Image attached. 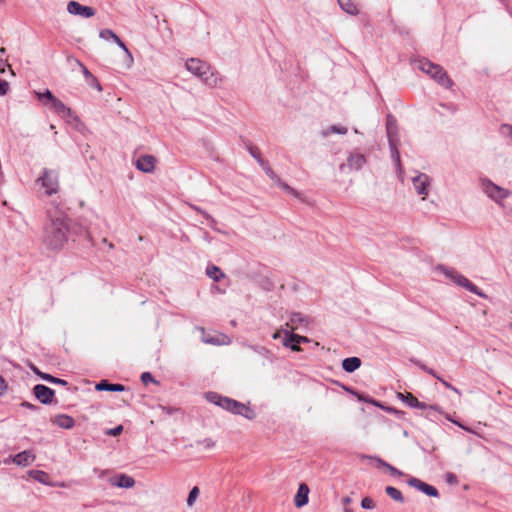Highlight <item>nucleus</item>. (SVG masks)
<instances>
[{
  "mask_svg": "<svg viewBox=\"0 0 512 512\" xmlns=\"http://www.w3.org/2000/svg\"><path fill=\"white\" fill-rule=\"evenodd\" d=\"M48 222L44 227L43 244L52 251L61 250L68 241L69 218L58 208L48 210Z\"/></svg>",
  "mask_w": 512,
  "mask_h": 512,
  "instance_id": "f257e3e1",
  "label": "nucleus"
},
{
  "mask_svg": "<svg viewBox=\"0 0 512 512\" xmlns=\"http://www.w3.org/2000/svg\"><path fill=\"white\" fill-rule=\"evenodd\" d=\"M416 66L444 88H451L453 86V81L440 65L432 63L427 59H420L416 62Z\"/></svg>",
  "mask_w": 512,
  "mask_h": 512,
  "instance_id": "f03ea898",
  "label": "nucleus"
},
{
  "mask_svg": "<svg viewBox=\"0 0 512 512\" xmlns=\"http://www.w3.org/2000/svg\"><path fill=\"white\" fill-rule=\"evenodd\" d=\"M437 269L440 270L447 278L451 279L459 286L464 287L471 293H474L480 297L486 298V295L476 285H474L465 276L457 273L454 269H450V268H447V267L441 266V265L438 266Z\"/></svg>",
  "mask_w": 512,
  "mask_h": 512,
  "instance_id": "7ed1b4c3",
  "label": "nucleus"
},
{
  "mask_svg": "<svg viewBox=\"0 0 512 512\" xmlns=\"http://www.w3.org/2000/svg\"><path fill=\"white\" fill-rule=\"evenodd\" d=\"M481 188L488 197L497 203H500L510 195L508 190L494 184L488 179H481Z\"/></svg>",
  "mask_w": 512,
  "mask_h": 512,
  "instance_id": "20e7f679",
  "label": "nucleus"
},
{
  "mask_svg": "<svg viewBox=\"0 0 512 512\" xmlns=\"http://www.w3.org/2000/svg\"><path fill=\"white\" fill-rule=\"evenodd\" d=\"M223 401L225 403V410L236 415H241L247 419H253L255 417L254 411L247 407L245 404L231 398Z\"/></svg>",
  "mask_w": 512,
  "mask_h": 512,
  "instance_id": "39448f33",
  "label": "nucleus"
},
{
  "mask_svg": "<svg viewBox=\"0 0 512 512\" xmlns=\"http://www.w3.org/2000/svg\"><path fill=\"white\" fill-rule=\"evenodd\" d=\"M38 181H41L47 195H52L58 191V174L55 171L44 169L43 175Z\"/></svg>",
  "mask_w": 512,
  "mask_h": 512,
  "instance_id": "423d86ee",
  "label": "nucleus"
},
{
  "mask_svg": "<svg viewBox=\"0 0 512 512\" xmlns=\"http://www.w3.org/2000/svg\"><path fill=\"white\" fill-rule=\"evenodd\" d=\"M67 12L71 15L80 16L82 18H91L96 14L94 8L82 5L74 0L68 2Z\"/></svg>",
  "mask_w": 512,
  "mask_h": 512,
  "instance_id": "0eeeda50",
  "label": "nucleus"
},
{
  "mask_svg": "<svg viewBox=\"0 0 512 512\" xmlns=\"http://www.w3.org/2000/svg\"><path fill=\"white\" fill-rule=\"evenodd\" d=\"M413 186L419 195L423 196V199L429 193V187L431 185V178L425 173H419L412 178Z\"/></svg>",
  "mask_w": 512,
  "mask_h": 512,
  "instance_id": "6e6552de",
  "label": "nucleus"
},
{
  "mask_svg": "<svg viewBox=\"0 0 512 512\" xmlns=\"http://www.w3.org/2000/svg\"><path fill=\"white\" fill-rule=\"evenodd\" d=\"M35 455L30 450L22 451L14 456H9L4 460L5 464L13 462L14 464L22 467L30 465L35 460Z\"/></svg>",
  "mask_w": 512,
  "mask_h": 512,
  "instance_id": "1a4fd4ad",
  "label": "nucleus"
},
{
  "mask_svg": "<svg viewBox=\"0 0 512 512\" xmlns=\"http://www.w3.org/2000/svg\"><path fill=\"white\" fill-rule=\"evenodd\" d=\"M185 66L188 71H190L192 74L198 77H204L210 69L207 63L196 58L189 59L186 62Z\"/></svg>",
  "mask_w": 512,
  "mask_h": 512,
  "instance_id": "9d476101",
  "label": "nucleus"
},
{
  "mask_svg": "<svg viewBox=\"0 0 512 512\" xmlns=\"http://www.w3.org/2000/svg\"><path fill=\"white\" fill-rule=\"evenodd\" d=\"M407 484L409 486L423 492L424 494H426L430 497H438L439 496L438 490L434 486H431V485L421 481L418 478L409 477L407 480Z\"/></svg>",
  "mask_w": 512,
  "mask_h": 512,
  "instance_id": "9b49d317",
  "label": "nucleus"
},
{
  "mask_svg": "<svg viewBox=\"0 0 512 512\" xmlns=\"http://www.w3.org/2000/svg\"><path fill=\"white\" fill-rule=\"evenodd\" d=\"M33 391H34L35 397L42 404L47 405V404L52 403L55 392L51 388H49V387H47L45 385H42V384H37L33 388Z\"/></svg>",
  "mask_w": 512,
  "mask_h": 512,
  "instance_id": "f8f14e48",
  "label": "nucleus"
},
{
  "mask_svg": "<svg viewBox=\"0 0 512 512\" xmlns=\"http://www.w3.org/2000/svg\"><path fill=\"white\" fill-rule=\"evenodd\" d=\"M109 483L118 488L130 489L135 486V479L127 474H116L108 479Z\"/></svg>",
  "mask_w": 512,
  "mask_h": 512,
  "instance_id": "ddd939ff",
  "label": "nucleus"
},
{
  "mask_svg": "<svg viewBox=\"0 0 512 512\" xmlns=\"http://www.w3.org/2000/svg\"><path fill=\"white\" fill-rule=\"evenodd\" d=\"M366 164V158L360 153H351L346 164L340 165V170L348 168L349 170H360Z\"/></svg>",
  "mask_w": 512,
  "mask_h": 512,
  "instance_id": "4468645a",
  "label": "nucleus"
},
{
  "mask_svg": "<svg viewBox=\"0 0 512 512\" xmlns=\"http://www.w3.org/2000/svg\"><path fill=\"white\" fill-rule=\"evenodd\" d=\"M54 111L67 121L78 120L74 112L67 107L60 99L56 98L52 103Z\"/></svg>",
  "mask_w": 512,
  "mask_h": 512,
  "instance_id": "2eb2a0df",
  "label": "nucleus"
},
{
  "mask_svg": "<svg viewBox=\"0 0 512 512\" xmlns=\"http://www.w3.org/2000/svg\"><path fill=\"white\" fill-rule=\"evenodd\" d=\"M155 164L156 158L152 155L140 156L136 161L137 169L145 173H151L155 168Z\"/></svg>",
  "mask_w": 512,
  "mask_h": 512,
  "instance_id": "dca6fc26",
  "label": "nucleus"
},
{
  "mask_svg": "<svg viewBox=\"0 0 512 512\" xmlns=\"http://www.w3.org/2000/svg\"><path fill=\"white\" fill-rule=\"evenodd\" d=\"M309 487L305 483L299 485L298 491L294 498L295 506L300 508L308 503Z\"/></svg>",
  "mask_w": 512,
  "mask_h": 512,
  "instance_id": "f3484780",
  "label": "nucleus"
},
{
  "mask_svg": "<svg viewBox=\"0 0 512 512\" xmlns=\"http://www.w3.org/2000/svg\"><path fill=\"white\" fill-rule=\"evenodd\" d=\"M77 63L83 75L85 76L87 84L90 87L97 89L99 92L102 91V86L99 83L98 79L87 69V67L83 63H81L80 61H77Z\"/></svg>",
  "mask_w": 512,
  "mask_h": 512,
  "instance_id": "a211bd4d",
  "label": "nucleus"
},
{
  "mask_svg": "<svg viewBox=\"0 0 512 512\" xmlns=\"http://www.w3.org/2000/svg\"><path fill=\"white\" fill-rule=\"evenodd\" d=\"M308 338L305 337V336H300V335H297V334H287V336L285 337L284 341H283V345L285 347H290L291 350L293 351H300V347L298 345H290L291 342H297V343H306L308 342Z\"/></svg>",
  "mask_w": 512,
  "mask_h": 512,
  "instance_id": "6ab92c4d",
  "label": "nucleus"
},
{
  "mask_svg": "<svg viewBox=\"0 0 512 512\" xmlns=\"http://www.w3.org/2000/svg\"><path fill=\"white\" fill-rule=\"evenodd\" d=\"M52 422L60 428L71 429L75 425L74 419L66 414H59L54 417Z\"/></svg>",
  "mask_w": 512,
  "mask_h": 512,
  "instance_id": "aec40b11",
  "label": "nucleus"
},
{
  "mask_svg": "<svg viewBox=\"0 0 512 512\" xmlns=\"http://www.w3.org/2000/svg\"><path fill=\"white\" fill-rule=\"evenodd\" d=\"M97 391L123 392L126 387L122 384H111L107 380H102L95 386Z\"/></svg>",
  "mask_w": 512,
  "mask_h": 512,
  "instance_id": "412c9836",
  "label": "nucleus"
},
{
  "mask_svg": "<svg viewBox=\"0 0 512 512\" xmlns=\"http://www.w3.org/2000/svg\"><path fill=\"white\" fill-rule=\"evenodd\" d=\"M361 366V360L358 357L345 358L342 362V368L348 373H352Z\"/></svg>",
  "mask_w": 512,
  "mask_h": 512,
  "instance_id": "4be33fe9",
  "label": "nucleus"
},
{
  "mask_svg": "<svg viewBox=\"0 0 512 512\" xmlns=\"http://www.w3.org/2000/svg\"><path fill=\"white\" fill-rule=\"evenodd\" d=\"M307 321L300 313H293L290 317L289 322H287V326L292 330H297L303 325H306Z\"/></svg>",
  "mask_w": 512,
  "mask_h": 512,
  "instance_id": "5701e85b",
  "label": "nucleus"
},
{
  "mask_svg": "<svg viewBox=\"0 0 512 512\" xmlns=\"http://www.w3.org/2000/svg\"><path fill=\"white\" fill-rule=\"evenodd\" d=\"M390 148H391V157L396 165L397 171L399 173V176L401 177L403 174L401 160H400V153L395 146V144L390 140Z\"/></svg>",
  "mask_w": 512,
  "mask_h": 512,
  "instance_id": "b1692460",
  "label": "nucleus"
},
{
  "mask_svg": "<svg viewBox=\"0 0 512 512\" xmlns=\"http://www.w3.org/2000/svg\"><path fill=\"white\" fill-rule=\"evenodd\" d=\"M340 7L350 15H356L358 13L357 6L352 0H338Z\"/></svg>",
  "mask_w": 512,
  "mask_h": 512,
  "instance_id": "393cba45",
  "label": "nucleus"
},
{
  "mask_svg": "<svg viewBox=\"0 0 512 512\" xmlns=\"http://www.w3.org/2000/svg\"><path fill=\"white\" fill-rule=\"evenodd\" d=\"M206 399L211 402V403H214L215 405L221 407L224 409L225 407V403L223 400H228L229 398L228 397H224V396H221L215 392H209L206 394Z\"/></svg>",
  "mask_w": 512,
  "mask_h": 512,
  "instance_id": "a878e982",
  "label": "nucleus"
},
{
  "mask_svg": "<svg viewBox=\"0 0 512 512\" xmlns=\"http://www.w3.org/2000/svg\"><path fill=\"white\" fill-rule=\"evenodd\" d=\"M385 492L387 493V495H389L393 500L399 502V503H404V497L401 493L400 490H398L397 488L395 487H392V486H387L385 488Z\"/></svg>",
  "mask_w": 512,
  "mask_h": 512,
  "instance_id": "bb28decb",
  "label": "nucleus"
},
{
  "mask_svg": "<svg viewBox=\"0 0 512 512\" xmlns=\"http://www.w3.org/2000/svg\"><path fill=\"white\" fill-rule=\"evenodd\" d=\"M398 397L409 407L415 408L418 405V399L411 393H399Z\"/></svg>",
  "mask_w": 512,
  "mask_h": 512,
  "instance_id": "cd10ccee",
  "label": "nucleus"
},
{
  "mask_svg": "<svg viewBox=\"0 0 512 512\" xmlns=\"http://www.w3.org/2000/svg\"><path fill=\"white\" fill-rule=\"evenodd\" d=\"M207 275L216 282H218L221 278L224 277V273H222L217 266L208 267Z\"/></svg>",
  "mask_w": 512,
  "mask_h": 512,
  "instance_id": "c85d7f7f",
  "label": "nucleus"
},
{
  "mask_svg": "<svg viewBox=\"0 0 512 512\" xmlns=\"http://www.w3.org/2000/svg\"><path fill=\"white\" fill-rule=\"evenodd\" d=\"M347 131H348L347 128L344 127V126L332 125L329 128H327L325 131H323L322 135L324 137L328 136L331 133H337V134L345 135L347 133Z\"/></svg>",
  "mask_w": 512,
  "mask_h": 512,
  "instance_id": "c756f323",
  "label": "nucleus"
},
{
  "mask_svg": "<svg viewBox=\"0 0 512 512\" xmlns=\"http://www.w3.org/2000/svg\"><path fill=\"white\" fill-rule=\"evenodd\" d=\"M41 379L47 381V382H50V383H53V384H59V385H62V386H66L68 384V382L64 379H60V378H56L50 374H44V375H41Z\"/></svg>",
  "mask_w": 512,
  "mask_h": 512,
  "instance_id": "7c9ffc66",
  "label": "nucleus"
},
{
  "mask_svg": "<svg viewBox=\"0 0 512 512\" xmlns=\"http://www.w3.org/2000/svg\"><path fill=\"white\" fill-rule=\"evenodd\" d=\"M99 36L100 38L104 39V40H109V39H112L114 42L117 41V39L119 38L112 30L110 29H104V30H101L100 33H99Z\"/></svg>",
  "mask_w": 512,
  "mask_h": 512,
  "instance_id": "2f4dec72",
  "label": "nucleus"
},
{
  "mask_svg": "<svg viewBox=\"0 0 512 512\" xmlns=\"http://www.w3.org/2000/svg\"><path fill=\"white\" fill-rule=\"evenodd\" d=\"M198 495H199V488L195 486L189 492V495L187 498V505L192 506L194 504V502L196 501Z\"/></svg>",
  "mask_w": 512,
  "mask_h": 512,
  "instance_id": "473e14b6",
  "label": "nucleus"
},
{
  "mask_svg": "<svg viewBox=\"0 0 512 512\" xmlns=\"http://www.w3.org/2000/svg\"><path fill=\"white\" fill-rule=\"evenodd\" d=\"M115 43L125 52V54L129 58L130 64H132L133 56H132L131 52L129 51V49L127 48V46L125 45V43L120 38H118Z\"/></svg>",
  "mask_w": 512,
  "mask_h": 512,
  "instance_id": "72a5a7b5",
  "label": "nucleus"
},
{
  "mask_svg": "<svg viewBox=\"0 0 512 512\" xmlns=\"http://www.w3.org/2000/svg\"><path fill=\"white\" fill-rule=\"evenodd\" d=\"M38 96V99L43 101L44 99L49 100L51 103L56 99V97L51 93L50 90H45L44 93H36Z\"/></svg>",
  "mask_w": 512,
  "mask_h": 512,
  "instance_id": "f704fd0d",
  "label": "nucleus"
},
{
  "mask_svg": "<svg viewBox=\"0 0 512 512\" xmlns=\"http://www.w3.org/2000/svg\"><path fill=\"white\" fill-rule=\"evenodd\" d=\"M219 78L214 75L213 73L210 74V76H207L204 78L205 84L208 86L214 87L218 84Z\"/></svg>",
  "mask_w": 512,
  "mask_h": 512,
  "instance_id": "c9c22d12",
  "label": "nucleus"
},
{
  "mask_svg": "<svg viewBox=\"0 0 512 512\" xmlns=\"http://www.w3.org/2000/svg\"><path fill=\"white\" fill-rule=\"evenodd\" d=\"M198 445H201L204 449H212L215 446V442L211 438L203 439L202 441L197 442Z\"/></svg>",
  "mask_w": 512,
  "mask_h": 512,
  "instance_id": "e433bc0d",
  "label": "nucleus"
},
{
  "mask_svg": "<svg viewBox=\"0 0 512 512\" xmlns=\"http://www.w3.org/2000/svg\"><path fill=\"white\" fill-rule=\"evenodd\" d=\"M361 507L363 509H373L375 507V503H374L373 499H371L369 497H365L361 501Z\"/></svg>",
  "mask_w": 512,
  "mask_h": 512,
  "instance_id": "4c0bfd02",
  "label": "nucleus"
},
{
  "mask_svg": "<svg viewBox=\"0 0 512 512\" xmlns=\"http://www.w3.org/2000/svg\"><path fill=\"white\" fill-rule=\"evenodd\" d=\"M122 431H123V426L122 425H118L115 428L107 430L106 434L110 435V436H118V435L121 434Z\"/></svg>",
  "mask_w": 512,
  "mask_h": 512,
  "instance_id": "58836bf2",
  "label": "nucleus"
},
{
  "mask_svg": "<svg viewBox=\"0 0 512 512\" xmlns=\"http://www.w3.org/2000/svg\"><path fill=\"white\" fill-rule=\"evenodd\" d=\"M9 90V83L6 80L0 79V95L4 96Z\"/></svg>",
  "mask_w": 512,
  "mask_h": 512,
  "instance_id": "ea45409f",
  "label": "nucleus"
},
{
  "mask_svg": "<svg viewBox=\"0 0 512 512\" xmlns=\"http://www.w3.org/2000/svg\"><path fill=\"white\" fill-rule=\"evenodd\" d=\"M34 474V478L41 482V483H45V478L47 477V474L43 471H33L32 472Z\"/></svg>",
  "mask_w": 512,
  "mask_h": 512,
  "instance_id": "a19ab883",
  "label": "nucleus"
},
{
  "mask_svg": "<svg viewBox=\"0 0 512 512\" xmlns=\"http://www.w3.org/2000/svg\"><path fill=\"white\" fill-rule=\"evenodd\" d=\"M141 381L144 383V384H148L149 382H154V378L152 376L151 373L149 372H144L142 373L141 375Z\"/></svg>",
  "mask_w": 512,
  "mask_h": 512,
  "instance_id": "79ce46f5",
  "label": "nucleus"
},
{
  "mask_svg": "<svg viewBox=\"0 0 512 512\" xmlns=\"http://www.w3.org/2000/svg\"><path fill=\"white\" fill-rule=\"evenodd\" d=\"M387 470L390 472V474H391L392 476L400 477V476H402V475H403V473H402L400 470H398L397 468H395V467H394V466H392V465H387Z\"/></svg>",
  "mask_w": 512,
  "mask_h": 512,
  "instance_id": "37998d69",
  "label": "nucleus"
},
{
  "mask_svg": "<svg viewBox=\"0 0 512 512\" xmlns=\"http://www.w3.org/2000/svg\"><path fill=\"white\" fill-rule=\"evenodd\" d=\"M439 381L448 389L452 390L453 392L457 393V394H461L460 391L454 387L453 385H451L449 382L445 381L443 378H440Z\"/></svg>",
  "mask_w": 512,
  "mask_h": 512,
  "instance_id": "c03bdc74",
  "label": "nucleus"
},
{
  "mask_svg": "<svg viewBox=\"0 0 512 512\" xmlns=\"http://www.w3.org/2000/svg\"><path fill=\"white\" fill-rule=\"evenodd\" d=\"M446 481L449 484H457L458 483V479H457L456 475L453 474V473H447L446 474Z\"/></svg>",
  "mask_w": 512,
  "mask_h": 512,
  "instance_id": "a18cd8bd",
  "label": "nucleus"
},
{
  "mask_svg": "<svg viewBox=\"0 0 512 512\" xmlns=\"http://www.w3.org/2000/svg\"><path fill=\"white\" fill-rule=\"evenodd\" d=\"M7 383L5 381V379L0 376V396L4 395L5 392L7 391Z\"/></svg>",
  "mask_w": 512,
  "mask_h": 512,
  "instance_id": "49530a36",
  "label": "nucleus"
},
{
  "mask_svg": "<svg viewBox=\"0 0 512 512\" xmlns=\"http://www.w3.org/2000/svg\"><path fill=\"white\" fill-rule=\"evenodd\" d=\"M415 408H418V409H427V408H429V409H433V410H438L437 406H430V405L425 404L424 402H420L419 400H418V405L415 406Z\"/></svg>",
  "mask_w": 512,
  "mask_h": 512,
  "instance_id": "de8ad7c7",
  "label": "nucleus"
},
{
  "mask_svg": "<svg viewBox=\"0 0 512 512\" xmlns=\"http://www.w3.org/2000/svg\"><path fill=\"white\" fill-rule=\"evenodd\" d=\"M31 370L36 374L38 375L40 378H41V375H44L45 373L44 372H41L36 366L34 365H31L30 366Z\"/></svg>",
  "mask_w": 512,
  "mask_h": 512,
  "instance_id": "09e8293b",
  "label": "nucleus"
},
{
  "mask_svg": "<svg viewBox=\"0 0 512 512\" xmlns=\"http://www.w3.org/2000/svg\"><path fill=\"white\" fill-rule=\"evenodd\" d=\"M22 406L31 410H36L37 407L29 402H23Z\"/></svg>",
  "mask_w": 512,
  "mask_h": 512,
  "instance_id": "8fccbe9b",
  "label": "nucleus"
},
{
  "mask_svg": "<svg viewBox=\"0 0 512 512\" xmlns=\"http://www.w3.org/2000/svg\"><path fill=\"white\" fill-rule=\"evenodd\" d=\"M351 503V498L349 496H346L342 499V504L344 507H348V505Z\"/></svg>",
  "mask_w": 512,
  "mask_h": 512,
  "instance_id": "3c124183",
  "label": "nucleus"
},
{
  "mask_svg": "<svg viewBox=\"0 0 512 512\" xmlns=\"http://www.w3.org/2000/svg\"><path fill=\"white\" fill-rule=\"evenodd\" d=\"M359 400L365 401L367 403H372V404L378 406V403L375 400H373V399H368V398L359 396Z\"/></svg>",
  "mask_w": 512,
  "mask_h": 512,
  "instance_id": "603ef678",
  "label": "nucleus"
},
{
  "mask_svg": "<svg viewBox=\"0 0 512 512\" xmlns=\"http://www.w3.org/2000/svg\"><path fill=\"white\" fill-rule=\"evenodd\" d=\"M426 373H428V374L432 375L433 377H435V378H436V379H438V380L441 378V377H440V376H439V375H438V374H437L433 369H431V368H429V369H428V371H427Z\"/></svg>",
  "mask_w": 512,
  "mask_h": 512,
  "instance_id": "864d4df0",
  "label": "nucleus"
},
{
  "mask_svg": "<svg viewBox=\"0 0 512 512\" xmlns=\"http://www.w3.org/2000/svg\"><path fill=\"white\" fill-rule=\"evenodd\" d=\"M265 171L271 178L274 177V172L269 166L265 167Z\"/></svg>",
  "mask_w": 512,
  "mask_h": 512,
  "instance_id": "5fc2aeb1",
  "label": "nucleus"
},
{
  "mask_svg": "<svg viewBox=\"0 0 512 512\" xmlns=\"http://www.w3.org/2000/svg\"><path fill=\"white\" fill-rule=\"evenodd\" d=\"M252 155L258 160V162L264 167V162L263 160L258 156L256 155V153H254L253 151H251Z\"/></svg>",
  "mask_w": 512,
  "mask_h": 512,
  "instance_id": "6e6d98bb",
  "label": "nucleus"
},
{
  "mask_svg": "<svg viewBox=\"0 0 512 512\" xmlns=\"http://www.w3.org/2000/svg\"><path fill=\"white\" fill-rule=\"evenodd\" d=\"M205 342L211 343V344H220V342L214 338L206 339Z\"/></svg>",
  "mask_w": 512,
  "mask_h": 512,
  "instance_id": "4d7b16f0",
  "label": "nucleus"
},
{
  "mask_svg": "<svg viewBox=\"0 0 512 512\" xmlns=\"http://www.w3.org/2000/svg\"><path fill=\"white\" fill-rule=\"evenodd\" d=\"M378 463L380 466L385 467L387 469V465H390L389 463L383 461L382 459H378Z\"/></svg>",
  "mask_w": 512,
  "mask_h": 512,
  "instance_id": "13d9d810",
  "label": "nucleus"
},
{
  "mask_svg": "<svg viewBox=\"0 0 512 512\" xmlns=\"http://www.w3.org/2000/svg\"><path fill=\"white\" fill-rule=\"evenodd\" d=\"M282 187H283V189H285L286 191H288L290 193L293 192V189L287 184H283Z\"/></svg>",
  "mask_w": 512,
  "mask_h": 512,
  "instance_id": "bf43d9fd",
  "label": "nucleus"
},
{
  "mask_svg": "<svg viewBox=\"0 0 512 512\" xmlns=\"http://www.w3.org/2000/svg\"><path fill=\"white\" fill-rule=\"evenodd\" d=\"M387 133L388 135L391 134V126H390V119L388 118V122H387Z\"/></svg>",
  "mask_w": 512,
  "mask_h": 512,
  "instance_id": "052dcab7",
  "label": "nucleus"
},
{
  "mask_svg": "<svg viewBox=\"0 0 512 512\" xmlns=\"http://www.w3.org/2000/svg\"><path fill=\"white\" fill-rule=\"evenodd\" d=\"M419 366H420V368H421L423 371H425V372H427V371H428V369H429V367H427L425 364H419Z\"/></svg>",
  "mask_w": 512,
  "mask_h": 512,
  "instance_id": "680f3d73",
  "label": "nucleus"
},
{
  "mask_svg": "<svg viewBox=\"0 0 512 512\" xmlns=\"http://www.w3.org/2000/svg\"><path fill=\"white\" fill-rule=\"evenodd\" d=\"M195 209H196L197 211L201 212V213H202V214H203L207 219H210V218H211V217H210V215H209V214H207L206 212H203V211H201V210H200V209H198V208H195Z\"/></svg>",
  "mask_w": 512,
  "mask_h": 512,
  "instance_id": "e2e57ef3",
  "label": "nucleus"
},
{
  "mask_svg": "<svg viewBox=\"0 0 512 512\" xmlns=\"http://www.w3.org/2000/svg\"><path fill=\"white\" fill-rule=\"evenodd\" d=\"M279 337H280V331H277V332H275V333L273 334V338H274V339H277V338H279Z\"/></svg>",
  "mask_w": 512,
  "mask_h": 512,
  "instance_id": "0e129e2a",
  "label": "nucleus"
},
{
  "mask_svg": "<svg viewBox=\"0 0 512 512\" xmlns=\"http://www.w3.org/2000/svg\"><path fill=\"white\" fill-rule=\"evenodd\" d=\"M343 512H353V510L349 507H344Z\"/></svg>",
  "mask_w": 512,
  "mask_h": 512,
  "instance_id": "69168bd1",
  "label": "nucleus"
},
{
  "mask_svg": "<svg viewBox=\"0 0 512 512\" xmlns=\"http://www.w3.org/2000/svg\"><path fill=\"white\" fill-rule=\"evenodd\" d=\"M503 129L512 130V127L510 125L503 126Z\"/></svg>",
  "mask_w": 512,
  "mask_h": 512,
  "instance_id": "338daca9",
  "label": "nucleus"
},
{
  "mask_svg": "<svg viewBox=\"0 0 512 512\" xmlns=\"http://www.w3.org/2000/svg\"><path fill=\"white\" fill-rule=\"evenodd\" d=\"M5 52H6L5 48H3V47H2V48H0V54H1V55L5 54Z\"/></svg>",
  "mask_w": 512,
  "mask_h": 512,
  "instance_id": "774afa93",
  "label": "nucleus"
}]
</instances>
